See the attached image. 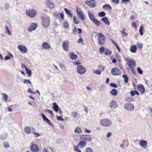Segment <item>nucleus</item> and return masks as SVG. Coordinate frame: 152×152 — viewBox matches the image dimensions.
Segmentation results:
<instances>
[{
    "mask_svg": "<svg viewBox=\"0 0 152 152\" xmlns=\"http://www.w3.org/2000/svg\"><path fill=\"white\" fill-rule=\"evenodd\" d=\"M42 18V25L44 28H48L50 25V18L48 16H43Z\"/></svg>",
    "mask_w": 152,
    "mask_h": 152,
    "instance_id": "obj_1",
    "label": "nucleus"
},
{
    "mask_svg": "<svg viewBox=\"0 0 152 152\" xmlns=\"http://www.w3.org/2000/svg\"><path fill=\"white\" fill-rule=\"evenodd\" d=\"M97 39L98 44L100 45H102L105 43V39L104 36L101 33H98Z\"/></svg>",
    "mask_w": 152,
    "mask_h": 152,
    "instance_id": "obj_2",
    "label": "nucleus"
},
{
    "mask_svg": "<svg viewBox=\"0 0 152 152\" xmlns=\"http://www.w3.org/2000/svg\"><path fill=\"white\" fill-rule=\"evenodd\" d=\"M86 144L85 141L81 140L76 146H74V149L75 151L77 152H81V150L79 149V147L80 148L84 147Z\"/></svg>",
    "mask_w": 152,
    "mask_h": 152,
    "instance_id": "obj_3",
    "label": "nucleus"
},
{
    "mask_svg": "<svg viewBox=\"0 0 152 152\" xmlns=\"http://www.w3.org/2000/svg\"><path fill=\"white\" fill-rule=\"evenodd\" d=\"M100 125L104 127H109L112 124V122L108 119H103L101 120L100 122Z\"/></svg>",
    "mask_w": 152,
    "mask_h": 152,
    "instance_id": "obj_4",
    "label": "nucleus"
},
{
    "mask_svg": "<svg viewBox=\"0 0 152 152\" xmlns=\"http://www.w3.org/2000/svg\"><path fill=\"white\" fill-rule=\"evenodd\" d=\"M26 13L28 16L31 18L34 17L37 14V12L35 9H31L27 10Z\"/></svg>",
    "mask_w": 152,
    "mask_h": 152,
    "instance_id": "obj_5",
    "label": "nucleus"
},
{
    "mask_svg": "<svg viewBox=\"0 0 152 152\" xmlns=\"http://www.w3.org/2000/svg\"><path fill=\"white\" fill-rule=\"evenodd\" d=\"M77 14V16L80 18L81 20H85V18L82 10L80 8L77 7L76 9Z\"/></svg>",
    "mask_w": 152,
    "mask_h": 152,
    "instance_id": "obj_6",
    "label": "nucleus"
},
{
    "mask_svg": "<svg viewBox=\"0 0 152 152\" xmlns=\"http://www.w3.org/2000/svg\"><path fill=\"white\" fill-rule=\"evenodd\" d=\"M80 136L81 139L85 141L91 142L92 140V138L90 135H80Z\"/></svg>",
    "mask_w": 152,
    "mask_h": 152,
    "instance_id": "obj_7",
    "label": "nucleus"
},
{
    "mask_svg": "<svg viewBox=\"0 0 152 152\" xmlns=\"http://www.w3.org/2000/svg\"><path fill=\"white\" fill-rule=\"evenodd\" d=\"M30 148L33 152H37L39 151L38 147L35 144L34 142H31Z\"/></svg>",
    "mask_w": 152,
    "mask_h": 152,
    "instance_id": "obj_8",
    "label": "nucleus"
},
{
    "mask_svg": "<svg viewBox=\"0 0 152 152\" xmlns=\"http://www.w3.org/2000/svg\"><path fill=\"white\" fill-rule=\"evenodd\" d=\"M63 48L66 51L69 50V42L68 41L66 40L63 42L62 44Z\"/></svg>",
    "mask_w": 152,
    "mask_h": 152,
    "instance_id": "obj_9",
    "label": "nucleus"
},
{
    "mask_svg": "<svg viewBox=\"0 0 152 152\" xmlns=\"http://www.w3.org/2000/svg\"><path fill=\"white\" fill-rule=\"evenodd\" d=\"M126 61L127 62L126 65H128L129 67L135 66L136 62L134 60L129 58H127L126 59Z\"/></svg>",
    "mask_w": 152,
    "mask_h": 152,
    "instance_id": "obj_10",
    "label": "nucleus"
},
{
    "mask_svg": "<svg viewBox=\"0 0 152 152\" xmlns=\"http://www.w3.org/2000/svg\"><path fill=\"white\" fill-rule=\"evenodd\" d=\"M85 3L87 5L91 8L94 7L96 6V1L94 0L86 1Z\"/></svg>",
    "mask_w": 152,
    "mask_h": 152,
    "instance_id": "obj_11",
    "label": "nucleus"
},
{
    "mask_svg": "<svg viewBox=\"0 0 152 152\" xmlns=\"http://www.w3.org/2000/svg\"><path fill=\"white\" fill-rule=\"evenodd\" d=\"M111 73L113 75H119L121 74L120 71L116 68H113L111 70Z\"/></svg>",
    "mask_w": 152,
    "mask_h": 152,
    "instance_id": "obj_12",
    "label": "nucleus"
},
{
    "mask_svg": "<svg viewBox=\"0 0 152 152\" xmlns=\"http://www.w3.org/2000/svg\"><path fill=\"white\" fill-rule=\"evenodd\" d=\"M77 71L79 73L82 75L85 73L86 69L82 65H80L77 67Z\"/></svg>",
    "mask_w": 152,
    "mask_h": 152,
    "instance_id": "obj_13",
    "label": "nucleus"
},
{
    "mask_svg": "<svg viewBox=\"0 0 152 152\" xmlns=\"http://www.w3.org/2000/svg\"><path fill=\"white\" fill-rule=\"evenodd\" d=\"M18 49L23 53H26L27 52V50L25 45H20L18 47Z\"/></svg>",
    "mask_w": 152,
    "mask_h": 152,
    "instance_id": "obj_14",
    "label": "nucleus"
},
{
    "mask_svg": "<svg viewBox=\"0 0 152 152\" xmlns=\"http://www.w3.org/2000/svg\"><path fill=\"white\" fill-rule=\"evenodd\" d=\"M125 108L129 111H132L134 109V106L131 103H126L124 105Z\"/></svg>",
    "mask_w": 152,
    "mask_h": 152,
    "instance_id": "obj_15",
    "label": "nucleus"
},
{
    "mask_svg": "<svg viewBox=\"0 0 152 152\" xmlns=\"http://www.w3.org/2000/svg\"><path fill=\"white\" fill-rule=\"evenodd\" d=\"M37 25L34 23H32L30 26L29 28L28 29V30L29 31L31 32L36 29L37 28Z\"/></svg>",
    "mask_w": 152,
    "mask_h": 152,
    "instance_id": "obj_16",
    "label": "nucleus"
},
{
    "mask_svg": "<svg viewBox=\"0 0 152 152\" xmlns=\"http://www.w3.org/2000/svg\"><path fill=\"white\" fill-rule=\"evenodd\" d=\"M42 48L45 49H50L51 48L50 45L48 42H44L42 44Z\"/></svg>",
    "mask_w": 152,
    "mask_h": 152,
    "instance_id": "obj_17",
    "label": "nucleus"
},
{
    "mask_svg": "<svg viewBox=\"0 0 152 152\" xmlns=\"http://www.w3.org/2000/svg\"><path fill=\"white\" fill-rule=\"evenodd\" d=\"M69 57L72 60H75L78 58V56L73 52L69 53Z\"/></svg>",
    "mask_w": 152,
    "mask_h": 152,
    "instance_id": "obj_18",
    "label": "nucleus"
},
{
    "mask_svg": "<svg viewBox=\"0 0 152 152\" xmlns=\"http://www.w3.org/2000/svg\"><path fill=\"white\" fill-rule=\"evenodd\" d=\"M137 89L140 93H142L143 94L145 92V89L142 85H138Z\"/></svg>",
    "mask_w": 152,
    "mask_h": 152,
    "instance_id": "obj_19",
    "label": "nucleus"
},
{
    "mask_svg": "<svg viewBox=\"0 0 152 152\" xmlns=\"http://www.w3.org/2000/svg\"><path fill=\"white\" fill-rule=\"evenodd\" d=\"M42 115L44 121H45L49 125H52V124L51 123L50 121L43 114H42Z\"/></svg>",
    "mask_w": 152,
    "mask_h": 152,
    "instance_id": "obj_20",
    "label": "nucleus"
},
{
    "mask_svg": "<svg viewBox=\"0 0 152 152\" xmlns=\"http://www.w3.org/2000/svg\"><path fill=\"white\" fill-rule=\"evenodd\" d=\"M139 144L142 147L145 148L147 146V142L146 141L140 140Z\"/></svg>",
    "mask_w": 152,
    "mask_h": 152,
    "instance_id": "obj_21",
    "label": "nucleus"
},
{
    "mask_svg": "<svg viewBox=\"0 0 152 152\" xmlns=\"http://www.w3.org/2000/svg\"><path fill=\"white\" fill-rule=\"evenodd\" d=\"M117 104L116 102L114 100H112L110 103V106L111 107L115 108L117 107Z\"/></svg>",
    "mask_w": 152,
    "mask_h": 152,
    "instance_id": "obj_22",
    "label": "nucleus"
},
{
    "mask_svg": "<svg viewBox=\"0 0 152 152\" xmlns=\"http://www.w3.org/2000/svg\"><path fill=\"white\" fill-rule=\"evenodd\" d=\"M88 14L90 20L92 22L95 19L94 16L91 12L89 11L88 12Z\"/></svg>",
    "mask_w": 152,
    "mask_h": 152,
    "instance_id": "obj_23",
    "label": "nucleus"
},
{
    "mask_svg": "<svg viewBox=\"0 0 152 152\" xmlns=\"http://www.w3.org/2000/svg\"><path fill=\"white\" fill-rule=\"evenodd\" d=\"M31 128L28 126H25L24 129V132L27 134H29L31 133Z\"/></svg>",
    "mask_w": 152,
    "mask_h": 152,
    "instance_id": "obj_24",
    "label": "nucleus"
},
{
    "mask_svg": "<svg viewBox=\"0 0 152 152\" xmlns=\"http://www.w3.org/2000/svg\"><path fill=\"white\" fill-rule=\"evenodd\" d=\"M137 50V46L135 45H132L130 47V51L132 53H135L136 52Z\"/></svg>",
    "mask_w": 152,
    "mask_h": 152,
    "instance_id": "obj_25",
    "label": "nucleus"
},
{
    "mask_svg": "<svg viewBox=\"0 0 152 152\" xmlns=\"http://www.w3.org/2000/svg\"><path fill=\"white\" fill-rule=\"evenodd\" d=\"M53 105L52 108L56 112H58V111L59 107L57 104L56 103L54 102L53 103Z\"/></svg>",
    "mask_w": 152,
    "mask_h": 152,
    "instance_id": "obj_26",
    "label": "nucleus"
},
{
    "mask_svg": "<svg viewBox=\"0 0 152 152\" xmlns=\"http://www.w3.org/2000/svg\"><path fill=\"white\" fill-rule=\"evenodd\" d=\"M102 8L105 10H112V8L108 4H105L102 7Z\"/></svg>",
    "mask_w": 152,
    "mask_h": 152,
    "instance_id": "obj_27",
    "label": "nucleus"
},
{
    "mask_svg": "<svg viewBox=\"0 0 152 152\" xmlns=\"http://www.w3.org/2000/svg\"><path fill=\"white\" fill-rule=\"evenodd\" d=\"M75 132L77 134H81L82 132L81 129L78 127H76L75 130Z\"/></svg>",
    "mask_w": 152,
    "mask_h": 152,
    "instance_id": "obj_28",
    "label": "nucleus"
},
{
    "mask_svg": "<svg viewBox=\"0 0 152 152\" xmlns=\"http://www.w3.org/2000/svg\"><path fill=\"white\" fill-rule=\"evenodd\" d=\"M110 93L113 96H116L118 94V91L116 89L114 88L110 91Z\"/></svg>",
    "mask_w": 152,
    "mask_h": 152,
    "instance_id": "obj_29",
    "label": "nucleus"
},
{
    "mask_svg": "<svg viewBox=\"0 0 152 152\" xmlns=\"http://www.w3.org/2000/svg\"><path fill=\"white\" fill-rule=\"evenodd\" d=\"M47 6L48 7L52 9L54 7V5L52 2H50L49 0L47 2Z\"/></svg>",
    "mask_w": 152,
    "mask_h": 152,
    "instance_id": "obj_30",
    "label": "nucleus"
},
{
    "mask_svg": "<svg viewBox=\"0 0 152 152\" xmlns=\"http://www.w3.org/2000/svg\"><path fill=\"white\" fill-rule=\"evenodd\" d=\"M31 129L33 131L32 133L34 135V136L36 137H37L40 136V134L39 133H37L35 132V129L33 127H31Z\"/></svg>",
    "mask_w": 152,
    "mask_h": 152,
    "instance_id": "obj_31",
    "label": "nucleus"
},
{
    "mask_svg": "<svg viewBox=\"0 0 152 152\" xmlns=\"http://www.w3.org/2000/svg\"><path fill=\"white\" fill-rule=\"evenodd\" d=\"M102 20L105 24H107L108 25H109V22L106 17L102 18Z\"/></svg>",
    "mask_w": 152,
    "mask_h": 152,
    "instance_id": "obj_32",
    "label": "nucleus"
},
{
    "mask_svg": "<svg viewBox=\"0 0 152 152\" xmlns=\"http://www.w3.org/2000/svg\"><path fill=\"white\" fill-rule=\"evenodd\" d=\"M112 54V52L111 51L108 49H106L104 52V54L106 56H110Z\"/></svg>",
    "mask_w": 152,
    "mask_h": 152,
    "instance_id": "obj_33",
    "label": "nucleus"
},
{
    "mask_svg": "<svg viewBox=\"0 0 152 152\" xmlns=\"http://www.w3.org/2000/svg\"><path fill=\"white\" fill-rule=\"evenodd\" d=\"M55 16L57 17L58 18H59V17H60L61 18L62 20H64V16L63 13H60L59 14V16L58 14H56Z\"/></svg>",
    "mask_w": 152,
    "mask_h": 152,
    "instance_id": "obj_34",
    "label": "nucleus"
},
{
    "mask_svg": "<svg viewBox=\"0 0 152 152\" xmlns=\"http://www.w3.org/2000/svg\"><path fill=\"white\" fill-rule=\"evenodd\" d=\"M64 10L66 13L67 14L69 17H72L73 16V15L72 13L67 8H64Z\"/></svg>",
    "mask_w": 152,
    "mask_h": 152,
    "instance_id": "obj_35",
    "label": "nucleus"
},
{
    "mask_svg": "<svg viewBox=\"0 0 152 152\" xmlns=\"http://www.w3.org/2000/svg\"><path fill=\"white\" fill-rule=\"evenodd\" d=\"M110 40L112 42L113 44L116 47L118 52H121L119 46H118V44L116 43V42L112 39H111Z\"/></svg>",
    "mask_w": 152,
    "mask_h": 152,
    "instance_id": "obj_36",
    "label": "nucleus"
},
{
    "mask_svg": "<svg viewBox=\"0 0 152 152\" xmlns=\"http://www.w3.org/2000/svg\"><path fill=\"white\" fill-rule=\"evenodd\" d=\"M144 30V26L141 25L140 26V29H139V31L140 33V34L141 35H142L143 34V31Z\"/></svg>",
    "mask_w": 152,
    "mask_h": 152,
    "instance_id": "obj_37",
    "label": "nucleus"
},
{
    "mask_svg": "<svg viewBox=\"0 0 152 152\" xmlns=\"http://www.w3.org/2000/svg\"><path fill=\"white\" fill-rule=\"evenodd\" d=\"M131 95L133 96L135 94H137V95H139V94L137 91L132 90L130 92Z\"/></svg>",
    "mask_w": 152,
    "mask_h": 152,
    "instance_id": "obj_38",
    "label": "nucleus"
},
{
    "mask_svg": "<svg viewBox=\"0 0 152 152\" xmlns=\"http://www.w3.org/2000/svg\"><path fill=\"white\" fill-rule=\"evenodd\" d=\"M73 20L74 23L76 24H77L79 23V21L78 18L76 16H74L73 17Z\"/></svg>",
    "mask_w": 152,
    "mask_h": 152,
    "instance_id": "obj_39",
    "label": "nucleus"
},
{
    "mask_svg": "<svg viewBox=\"0 0 152 152\" xmlns=\"http://www.w3.org/2000/svg\"><path fill=\"white\" fill-rule=\"evenodd\" d=\"M122 77L124 78V82L127 83L128 82L129 78L126 75H124L122 76Z\"/></svg>",
    "mask_w": 152,
    "mask_h": 152,
    "instance_id": "obj_40",
    "label": "nucleus"
},
{
    "mask_svg": "<svg viewBox=\"0 0 152 152\" xmlns=\"http://www.w3.org/2000/svg\"><path fill=\"white\" fill-rule=\"evenodd\" d=\"M5 32L7 34L9 35H10L11 34V33L9 31L8 27L7 26H6Z\"/></svg>",
    "mask_w": 152,
    "mask_h": 152,
    "instance_id": "obj_41",
    "label": "nucleus"
},
{
    "mask_svg": "<svg viewBox=\"0 0 152 152\" xmlns=\"http://www.w3.org/2000/svg\"><path fill=\"white\" fill-rule=\"evenodd\" d=\"M92 22L94 23L96 26H99L100 25V22L98 20L96 19Z\"/></svg>",
    "mask_w": 152,
    "mask_h": 152,
    "instance_id": "obj_42",
    "label": "nucleus"
},
{
    "mask_svg": "<svg viewBox=\"0 0 152 152\" xmlns=\"http://www.w3.org/2000/svg\"><path fill=\"white\" fill-rule=\"evenodd\" d=\"M2 94L3 96V98L4 99V100L5 102H6L7 101L8 99V96L7 95L4 93H2Z\"/></svg>",
    "mask_w": 152,
    "mask_h": 152,
    "instance_id": "obj_43",
    "label": "nucleus"
},
{
    "mask_svg": "<svg viewBox=\"0 0 152 152\" xmlns=\"http://www.w3.org/2000/svg\"><path fill=\"white\" fill-rule=\"evenodd\" d=\"M26 74L28 75V77H30L31 76V70H29L27 68H26Z\"/></svg>",
    "mask_w": 152,
    "mask_h": 152,
    "instance_id": "obj_44",
    "label": "nucleus"
},
{
    "mask_svg": "<svg viewBox=\"0 0 152 152\" xmlns=\"http://www.w3.org/2000/svg\"><path fill=\"white\" fill-rule=\"evenodd\" d=\"M45 112L46 113H50L52 117H53V116L54 115V114L53 113L52 111L49 110H48V109H46L45 110Z\"/></svg>",
    "mask_w": 152,
    "mask_h": 152,
    "instance_id": "obj_45",
    "label": "nucleus"
},
{
    "mask_svg": "<svg viewBox=\"0 0 152 152\" xmlns=\"http://www.w3.org/2000/svg\"><path fill=\"white\" fill-rule=\"evenodd\" d=\"M63 27L65 28H67L69 27V24L68 22L65 21L63 23Z\"/></svg>",
    "mask_w": 152,
    "mask_h": 152,
    "instance_id": "obj_46",
    "label": "nucleus"
},
{
    "mask_svg": "<svg viewBox=\"0 0 152 152\" xmlns=\"http://www.w3.org/2000/svg\"><path fill=\"white\" fill-rule=\"evenodd\" d=\"M106 15L105 13L104 12H102L99 13L98 16L99 17H102Z\"/></svg>",
    "mask_w": 152,
    "mask_h": 152,
    "instance_id": "obj_47",
    "label": "nucleus"
},
{
    "mask_svg": "<svg viewBox=\"0 0 152 152\" xmlns=\"http://www.w3.org/2000/svg\"><path fill=\"white\" fill-rule=\"evenodd\" d=\"M131 71V72L134 75H136V72L135 71L134 69V66L129 67Z\"/></svg>",
    "mask_w": 152,
    "mask_h": 152,
    "instance_id": "obj_48",
    "label": "nucleus"
},
{
    "mask_svg": "<svg viewBox=\"0 0 152 152\" xmlns=\"http://www.w3.org/2000/svg\"><path fill=\"white\" fill-rule=\"evenodd\" d=\"M86 152H93V150L90 148L87 147L86 148Z\"/></svg>",
    "mask_w": 152,
    "mask_h": 152,
    "instance_id": "obj_49",
    "label": "nucleus"
},
{
    "mask_svg": "<svg viewBox=\"0 0 152 152\" xmlns=\"http://www.w3.org/2000/svg\"><path fill=\"white\" fill-rule=\"evenodd\" d=\"M105 50V48L104 46H101L99 49V51L101 53H103Z\"/></svg>",
    "mask_w": 152,
    "mask_h": 152,
    "instance_id": "obj_50",
    "label": "nucleus"
},
{
    "mask_svg": "<svg viewBox=\"0 0 152 152\" xmlns=\"http://www.w3.org/2000/svg\"><path fill=\"white\" fill-rule=\"evenodd\" d=\"M137 47L139 49H142V44L141 43L137 42Z\"/></svg>",
    "mask_w": 152,
    "mask_h": 152,
    "instance_id": "obj_51",
    "label": "nucleus"
},
{
    "mask_svg": "<svg viewBox=\"0 0 152 152\" xmlns=\"http://www.w3.org/2000/svg\"><path fill=\"white\" fill-rule=\"evenodd\" d=\"M126 29L125 28H123V30L121 31V32L122 35L124 34L126 36H127V34L125 33V31H126Z\"/></svg>",
    "mask_w": 152,
    "mask_h": 152,
    "instance_id": "obj_52",
    "label": "nucleus"
},
{
    "mask_svg": "<svg viewBox=\"0 0 152 152\" xmlns=\"http://www.w3.org/2000/svg\"><path fill=\"white\" fill-rule=\"evenodd\" d=\"M131 26L132 27H134L136 30L137 29V26L136 23L135 22H132L131 24Z\"/></svg>",
    "mask_w": 152,
    "mask_h": 152,
    "instance_id": "obj_53",
    "label": "nucleus"
},
{
    "mask_svg": "<svg viewBox=\"0 0 152 152\" xmlns=\"http://www.w3.org/2000/svg\"><path fill=\"white\" fill-rule=\"evenodd\" d=\"M94 73H95L96 74H97V75H99L101 73V71L100 70H99L98 69H96V70H95V71H94Z\"/></svg>",
    "mask_w": 152,
    "mask_h": 152,
    "instance_id": "obj_54",
    "label": "nucleus"
},
{
    "mask_svg": "<svg viewBox=\"0 0 152 152\" xmlns=\"http://www.w3.org/2000/svg\"><path fill=\"white\" fill-rule=\"evenodd\" d=\"M72 116L73 117H76L77 115V114L76 112H73L72 113Z\"/></svg>",
    "mask_w": 152,
    "mask_h": 152,
    "instance_id": "obj_55",
    "label": "nucleus"
},
{
    "mask_svg": "<svg viewBox=\"0 0 152 152\" xmlns=\"http://www.w3.org/2000/svg\"><path fill=\"white\" fill-rule=\"evenodd\" d=\"M110 85L111 86L114 88H117V85L114 83H110Z\"/></svg>",
    "mask_w": 152,
    "mask_h": 152,
    "instance_id": "obj_56",
    "label": "nucleus"
},
{
    "mask_svg": "<svg viewBox=\"0 0 152 152\" xmlns=\"http://www.w3.org/2000/svg\"><path fill=\"white\" fill-rule=\"evenodd\" d=\"M137 72L140 74H142L143 73V71L142 70V69H141L139 67H138L137 68Z\"/></svg>",
    "mask_w": 152,
    "mask_h": 152,
    "instance_id": "obj_57",
    "label": "nucleus"
},
{
    "mask_svg": "<svg viewBox=\"0 0 152 152\" xmlns=\"http://www.w3.org/2000/svg\"><path fill=\"white\" fill-rule=\"evenodd\" d=\"M3 144L4 146L6 148H8L9 147V145L8 143L5 142H3Z\"/></svg>",
    "mask_w": 152,
    "mask_h": 152,
    "instance_id": "obj_58",
    "label": "nucleus"
},
{
    "mask_svg": "<svg viewBox=\"0 0 152 152\" xmlns=\"http://www.w3.org/2000/svg\"><path fill=\"white\" fill-rule=\"evenodd\" d=\"M23 83H28L30 84H31V82L29 80L24 79V81H23Z\"/></svg>",
    "mask_w": 152,
    "mask_h": 152,
    "instance_id": "obj_59",
    "label": "nucleus"
},
{
    "mask_svg": "<svg viewBox=\"0 0 152 152\" xmlns=\"http://www.w3.org/2000/svg\"><path fill=\"white\" fill-rule=\"evenodd\" d=\"M57 119L59 121H64V119L61 116H57Z\"/></svg>",
    "mask_w": 152,
    "mask_h": 152,
    "instance_id": "obj_60",
    "label": "nucleus"
},
{
    "mask_svg": "<svg viewBox=\"0 0 152 152\" xmlns=\"http://www.w3.org/2000/svg\"><path fill=\"white\" fill-rule=\"evenodd\" d=\"M99 69L101 71H103L104 69V67L100 65L99 66Z\"/></svg>",
    "mask_w": 152,
    "mask_h": 152,
    "instance_id": "obj_61",
    "label": "nucleus"
},
{
    "mask_svg": "<svg viewBox=\"0 0 152 152\" xmlns=\"http://www.w3.org/2000/svg\"><path fill=\"white\" fill-rule=\"evenodd\" d=\"M113 2L115 3L116 4H118L119 3V0H112Z\"/></svg>",
    "mask_w": 152,
    "mask_h": 152,
    "instance_id": "obj_62",
    "label": "nucleus"
},
{
    "mask_svg": "<svg viewBox=\"0 0 152 152\" xmlns=\"http://www.w3.org/2000/svg\"><path fill=\"white\" fill-rule=\"evenodd\" d=\"M73 33L74 34H77V29L76 28H75L72 31Z\"/></svg>",
    "mask_w": 152,
    "mask_h": 152,
    "instance_id": "obj_63",
    "label": "nucleus"
},
{
    "mask_svg": "<svg viewBox=\"0 0 152 152\" xmlns=\"http://www.w3.org/2000/svg\"><path fill=\"white\" fill-rule=\"evenodd\" d=\"M10 58V56H7L5 57V60H9Z\"/></svg>",
    "mask_w": 152,
    "mask_h": 152,
    "instance_id": "obj_64",
    "label": "nucleus"
}]
</instances>
